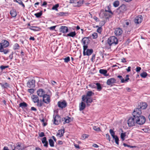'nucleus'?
Masks as SVG:
<instances>
[{
    "label": "nucleus",
    "instance_id": "1",
    "mask_svg": "<svg viewBox=\"0 0 150 150\" xmlns=\"http://www.w3.org/2000/svg\"><path fill=\"white\" fill-rule=\"evenodd\" d=\"M81 41L84 45L83 46V54L84 55H85V51L88 47L87 44L89 42V38L88 37H85L83 38Z\"/></svg>",
    "mask_w": 150,
    "mask_h": 150
},
{
    "label": "nucleus",
    "instance_id": "2",
    "mask_svg": "<svg viewBox=\"0 0 150 150\" xmlns=\"http://www.w3.org/2000/svg\"><path fill=\"white\" fill-rule=\"evenodd\" d=\"M108 43L110 46L112 44L116 45L118 43V40L115 36H112L110 37L107 40Z\"/></svg>",
    "mask_w": 150,
    "mask_h": 150
},
{
    "label": "nucleus",
    "instance_id": "3",
    "mask_svg": "<svg viewBox=\"0 0 150 150\" xmlns=\"http://www.w3.org/2000/svg\"><path fill=\"white\" fill-rule=\"evenodd\" d=\"M142 111L141 109L139 108H135L133 112L132 115L133 117L136 118L141 116Z\"/></svg>",
    "mask_w": 150,
    "mask_h": 150
},
{
    "label": "nucleus",
    "instance_id": "4",
    "mask_svg": "<svg viewBox=\"0 0 150 150\" xmlns=\"http://www.w3.org/2000/svg\"><path fill=\"white\" fill-rule=\"evenodd\" d=\"M136 123L140 125H142L144 124L146 121V119L144 117L141 116L136 118Z\"/></svg>",
    "mask_w": 150,
    "mask_h": 150
},
{
    "label": "nucleus",
    "instance_id": "5",
    "mask_svg": "<svg viewBox=\"0 0 150 150\" xmlns=\"http://www.w3.org/2000/svg\"><path fill=\"white\" fill-rule=\"evenodd\" d=\"M136 117H130L127 121V123L129 126L132 127L134 126L136 122Z\"/></svg>",
    "mask_w": 150,
    "mask_h": 150
},
{
    "label": "nucleus",
    "instance_id": "6",
    "mask_svg": "<svg viewBox=\"0 0 150 150\" xmlns=\"http://www.w3.org/2000/svg\"><path fill=\"white\" fill-rule=\"evenodd\" d=\"M82 100L84 102L85 101V100H86V102L88 106H89L90 105L89 103H91L93 101L92 98L91 97H86L84 96H82Z\"/></svg>",
    "mask_w": 150,
    "mask_h": 150
},
{
    "label": "nucleus",
    "instance_id": "7",
    "mask_svg": "<svg viewBox=\"0 0 150 150\" xmlns=\"http://www.w3.org/2000/svg\"><path fill=\"white\" fill-rule=\"evenodd\" d=\"M9 42L6 40H3L0 43V48H6L9 45Z\"/></svg>",
    "mask_w": 150,
    "mask_h": 150
},
{
    "label": "nucleus",
    "instance_id": "8",
    "mask_svg": "<svg viewBox=\"0 0 150 150\" xmlns=\"http://www.w3.org/2000/svg\"><path fill=\"white\" fill-rule=\"evenodd\" d=\"M57 105L59 107L63 108L67 106V103L65 100L59 101L58 102Z\"/></svg>",
    "mask_w": 150,
    "mask_h": 150
},
{
    "label": "nucleus",
    "instance_id": "9",
    "mask_svg": "<svg viewBox=\"0 0 150 150\" xmlns=\"http://www.w3.org/2000/svg\"><path fill=\"white\" fill-rule=\"evenodd\" d=\"M35 81L34 79H30L27 83V86L30 88H34L35 86Z\"/></svg>",
    "mask_w": 150,
    "mask_h": 150
},
{
    "label": "nucleus",
    "instance_id": "10",
    "mask_svg": "<svg viewBox=\"0 0 150 150\" xmlns=\"http://www.w3.org/2000/svg\"><path fill=\"white\" fill-rule=\"evenodd\" d=\"M42 97L43 102L47 104H48L50 103V98L49 95L45 94Z\"/></svg>",
    "mask_w": 150,
    "mask_h": 150
},
{
    "label": "nucleus",
    "instance_id": "11",
    "mask_svg": "<svg viewBox=\"0 0 150 150\" xmlns=\"http://www.w3.org/2000/svg\"><path fill=\"white\" fill-rule=\"evenodd\" d=\"M123 32L122 29L120 28H117L115 29L114 33L117 36H119L122 35Z\"/></svg>",
    "mask_w": 150,
    "mask_h": 150
},
{
    "label": "nucleus",
    "instance_id": "12",
    "mask_svg": "<svg viewBox=\"0 0 150 150\" xmlns=\"http://www.w3.org/2000/svg\"><path fill=\"white\" fill-rule=\"evenodd\" d=\"M116 80L114 78H111L108 79L106 82L107 85L112 86V84L116 83Z\"/></svg>",
    "mask_w": 150,
    "mask_h": 150
},
{
    "label": "nucleus",
    "instance_id": "13",
    "mask_svg": "<svg viewBox=\"0 0 150 150\" xmlns=\"http://www.w3.org/2000/svg\"><path fill=\"white\" fill-rule=\"evenodd\" d=\"M54 123L56 125H57L61 122V118L59 116L56 115L54 118Z\"/></svg>",
    "mask_w": 150,
    "mask_h": 150
},
{
    "label": "nucleus",
    "instance_id": "14",
    "mask_svg": "<svg viewBox=\"0 0 150 150\" xmlns=\"http://www.w3.org/2000/svg\"><path fill=\"white\" fill-rule=\"evenodd\" d=\"M142 16H139L135 17L134 19V23L137 24H139L142 22Z\"/></svg>",
    "mask_w": 150,
    "mask_h": 150
},
{
    "label": "nucleus",
    "instance_id": "15",
    "mask_svg": "<svg viewBox=\"0 0 150 150\" xmlns=\"http://www.w3.org/2000/svg\"><path fill=\"white\" fill-rule=\"evenodd\" d=\"M59 30L60 32L65 34L68 31V29L67 27L62 26L59 28Z\"/></svg>",
    "mask_w": 150,
    "mask_h": 150
},
{
    "label": "nucleus",
    "instance_id": "16",
    "mask_svg": "<svg viewBox=\"0 0 150 150\" xmlns=\"http://www.w3.org/2000/svg\"><path fill=\"white\" fill-rule=\"evenodd\" d=\"M37 93L38 95L40 97H42L45 95V92L43 89H39L37 91Z\"/></svg>",
    "mask_w": 150,
    "mask_h": 150
},
{
    "label": "nucleus",
    "instance_id": "17",
    "mask_svg": "<svg viewBox=\"0 0 150 150\" xmlns=\"http://www.w3.org/2000/svg\"><path fill=\"white\" fill-rule=\"evenodd\" d=\"M42 142L44 144V146L47 148L48 146V142L47 140L46 137H44L42 138Z\"/></svg>",
    "mask_w": 150,
    "mask_h": 150
},
{
    "label": "nucleus",
    "instance_id": "18",
    "mask_svg": "<svg viewBox=\"0 0 150 150\" xmlns=\"http://www.w3.org/2000/svg\"><path fill=\"white\" fill-rule=\"evenodd\" d=\"M71 118L68 116H67L62 119V121H64L63 124L69 123L70 122Z\"/></svg>",
    "mask_w": 150,
    "mask_h": 150
},
{
    "label": "nucleus",
    "instance_id": "19",
    "mask_svg": "<svg viewBox=\"0 0 150 150\" xmlns=\"http://www.w3.org/2000/svg\"><path fill=\"white\" fill-rule=\"evenodd\" d=\"M31 98L32 101L34 103H37L39 100V97L35 95H33Z\"/></svg>",
    "mask_w": 150,
    "mask_h": 150
},
{
    "label": "nucleus",
    "instance_id": "20",
    "mask_svg": "<svg viewBox=\"0 0 150 150\" xmlns=\"http://www.w3.org/2000/svg\"><path fill=\"white\" fill-rule=\"evenodd\" d=\"M79 107L80 111L82 110L85 108L86 104L83 102H82L79 104Z\"/></svg>",
    "mask_w": 150,
    "mask_h": 150
},
{
    "label": "nucleus",
    "instance_id": "21",
    "mask_svg": "<svg viewBox=\"0 0 150 150\" xmlns=\"http://www.w3.org/2000/svg\"><path fill=\"white\" fill-rule=\"evenodd\" d=\"M26 147L24 146L23 145H22L21 144H18L16 148L18 150H23L25 149Z\"/></svg>",
    "mask_w": 150,
    "mask_h": 150
},
{
    "label": "nucleus",
    "instance_id": "22",
    "mask_svg": "<svg viewBox=\"0 0 150 150\" xmlns=\"http://www.w3.org/2000/svg\"><path fill=\"white\" fill-rule=\"evenodd\" d=\"M86 51H85L86 55L89 56L91 55L93 52V50L92 49H86Z\"/></svg>",
    "mask_w": 150,
    "mask_h": 150
},
{
    "label": "nucleus",
    "instance_id": "23",
    "mask_svg": "<svg viewBox=\"0 0 150 150\" xmlns=\"http://www.w3.org/2000/svg\"><path fill=\"white\" fill-rule=\"evenodd\" d=\"M118 9L121 12L125 11L126 10V6L124 4H122L118 8Z\"/></svg>",
    "mask_w": 150,
    "mask_h": 150
},
{
    "label": "nucleus",
    "instance_id": "24",
    "mask_svg": "<svg viewBox=\"0 0 150 150\" xmlns=\"http://www.w3.org/2000/svg\"><path fill=\"white\" fill-rule=\"evenodd\" d=\"M4 48L1 47L0 48V52H3L4 54H6L9 52V50L8 49H4Z\"/></svg>",
    "mask_w": 150,
    "mask_h": 150
},
{
    "label": "nucleus",
    "instance_id": "25",
    "mask_svg": "<svg viewBox=\"0 0 150 150\" xmlns=\"http://www.w3.org/2000/svg\"><path fill=\"white\" fill-rule=\"evenodd\" d=\"M83 0H79V1H77L76 4L75 5V6H80L83 4Z\"/></svg>",
    "mask_w": 150,
    "mask_h": 150
},
{
    "label": "nucleus",
    "instance_id": "26",
    "mask_svg": "<svg viewBox=\"0 0 150 150\" xmlns=\"http://www.w3.org/2000/svg\"><path fill=\"white\" fill-rule=\"evenodd\" d=\"M94 94V93L92 92L91 91H88L87 92L86 95H83L82 96H84L86 97H90L91 96H92V95Z\"/></svg>",
    "mask_w": 150,
    "mask_h": 150
},
{
    "label": "nucleus",
    "instance_id": "27",
    "mask_svg": "<svg viewBox=\"0 0 150 150\" xmlns=\"http://www.w3.org/2000/svg\"><path fill=\"white\" fill-rule=\"evenodd\" d=\"M27 106L28 104L24 102L21 103L19 104V107H21L22 108L27 107Z\"/></svg>",
    "mask_w": 150,
    "mask_h": 150
},
{
    "label": "nucleus",
    "instance_id": "28",
    "mask_svg": "<svg viewBox=\"0 0 150 150\" xmlns=\"http://www.w3.org/2000/svg\"><path fill=\"white\" fill-rule=\"evenodd\" d=\"M64 132V130L60 129L59 130V133H57L56 135L57 136L60 135V137H62L63 136Z\"/></svg>",
    "mask_w": 150,
    "mask_h": 150
},
{
    "label": "nucleus",
    "instance_id": "29",
    "mask_svg": "<svg viewBox=\"0 0 150 150\" xmlns=\"http://www.w3.org/2000/svg\"><path fill=\"white\" fill-rule=\"evenodd\" d=\"M68 14V13L67 12H62L57 13V15L60 16H66Z\"/></svg>",
    "mask_w": 150,
    "mask_h": 150
},
{
    "label": "nucleus",
    "instance_id": "30",
    "mask_svg": "<svg viewBox=\"0 0 150 150\" xmlns=\"http://www.w3.org/2000/svg\"><path fill=\"white\" fill-rule=\"evenodd\" d=\"M76 35V33L75 31L72 32L67 35V36L74 37Z\"/></svg>",
    "mask_w": 150,
    "mask_h": 150
},
{
    "label": "nucleus",
    "instance_id": "31",
    "mask_svg": "<svg viewBox=\"0 0 150 150\" xmlns=\"http://www.w3.org/2000/svg\"><path fill=\"white\" fill-rule=\"evenodd\" d=\"M10 14L13 17H15L17 15L16 11L13 10L10 11Z\"/></svg>",
    "mask_w": 150,
    "mask_h": 150
},
{
    "label": "nucleus",
    "instance_id": "32",
    "mask_svg": "<svg viewBox=\"0 0 150 150\" xmlns=\"http://www.w3.org/2000/svg\"><path fill=\"white\" fill-rule=\"evenodd\" d=\"M30 29L35 31H39L40 29L39 27L37 26H31Z\"/></svg>",
    "mask_w": 150,
    "mask_h": 150
},
{
    "label": "nucleus",
    "instance_id": "33",
    "mask_svg": "<svg viewBox=\"0 0 150 150\" xmlns=\"http://www.w3.org/2000/svg\"><path fill=\"white\" fill-rule=\"evenodd\" d=\"M14 1L18 3L19 4L21 5L24 8L25 7V5L23 3L22 1L21 0H15Z\"/></svg>",
    "mask_w": 150,
    "mask_h": 150
},
{
    "label": "nucleus",
    "instance_id": "34",
    "mask_svg": "<svg viewBox=\"0 0 150 150\" xmlns=\"http://www.w3.org/2000/svg\"><path fill=\"white\" fill-rule=\"evenodd\" d=\"M147 106L146 103H143L142 105L140 106L139 108L140 109H144L146 108Z\"/></svg>",
    "mask_w": 150,
    "mask_h": 150
},
{
    "label": "nucleus",
    "instance_id": "35",
    "mask_svg": "<svg viewBox=\"0 0 150 150\" xmlns=\"http://www.w3.org/2000/svg\"><path fill=\"white\" fill-rule=\"evenodd\" d=\"M49 143L50 146L51 147H54V142L53 140L51 139H50L49 140Z\"/></svg>",
    "mask_w": 150,
    "mask_h": 150
},
{
    "label": "nucleus",
    "instance_id": "36",
    "mask_svg": "<svg viewBox=\"0 0 150 150\" xmlns=\"http://www.w3.org/2000/svg\"><path fill=\"white\" fill-rule=\"evenodd\" d=\"M42 11H41L40 12L35 13L34 15L37 18H40L42 14Z\"/></svg>",
    "mask_w": 150,
    "mask_h": 150
},
{
    "label": "nucleus",
    "instance_id": "37",
    "mask_svg": "<svg viewBox=\"0 0 150 150\" xmlns=\"http://www.w3.org/2000/svg\"><path fill=\"white\" fill-rule=\"evenodd\" d=\"M37 103V105L38 107H41L43 104V102L41 100H39L38 102Z\"/></svg>",
    "mask_w": 150,
    "mask_h": 150
},
{
    "label": "nucleus",
    "instance_id": "38",
    "mask_svg": "<svg viewBox=\"0 0 150 150\" xmlns=\"http://www.w3.org/2000/svg\"><path fill=\"white\" fill-rule=\"evenodd\" d=\"M99 72L101 74H103L105 76H106L105 75V74L107 73V71L106 70L100 69L99 70Z\"/></svg>",
    "mask_w": 150,
    "mask_h": 150
},
{
    "label": "nucleus",
    "instance_id": "39",
    "mask_svg": "<svg viewBox=\"0 0 150 150\" xmlns=\"http://www.w3.org/2000/svg\"><path fill=\"white\" fill-rule=\"evenodd\" d=\"M147 75V73L144 71L142 72L140 74V76L143 78H145Z\"/></svg>",
    "mask_w": 150,
    "mask_h": 150
},
{
    "label": "nucleus",
    "instance_id": "40",
    "mask_svg": "<svg viewBox=\"0 0 150 150\" xmlns=\"http://www.w3.org/2000/svg\"><path fill=\"white\" fill-rule=\"evenodd\" d=\"M96 85L97 86V89L100 91L102 89V87L101 86L100 84L99 83H97L96 84Z\"/></svg>",
    "mask_w": 150,
    "mask_h": 150
},
{
    "label": "nucleus",
    "instance_id": "41",
    "mask_svg": "<svg viewBox=\"0 0 150 150\" xmlns=\"http://www.w3.org/2000/svg\"><path fill=\"white\" fill-rule=\"evenodd\" d=\"M113 138L115 139V142L116 143L117 145H119V138L117 137V136L116 135L115 136V137L114 138Z\"/></svg>",
    "mask_w": 150,
    "mask_h": 150
},
{
    "label": "nucleus",
    "instance_id": "42",
    "mask_svg": "<svg viewBox=\"0 0 150 150\" xmlns=\"http://www.w3.org/2000/svg\"><path fill=\"white\" fill-rule=\"evenodd\" d=\"M113 6L115 7H117L119 5V2L118 1H114L113 4Z\"/></svg>",
    "mask_w": 150,
    "mask_h": 150
},
{
    "label": "nucleus",
    "instance_id": "43",
    "mask_svg": "<svg viewBox=\"0 0 150 150\" xmlns=\"http://www.w3.org/2000/svg\"><path fill=\"white\" fill-rule=\"evenodd\" d=\"M19 46L17 43L14 44L13 46V49L14 50L18 49L19 48Z\"/></svg>",
    "mask_w": 150,
    "mask_h": 150
},
{
    "label": "nucleus",
    "instance_id": "44",
    "mask_svg": "<svg viewBox=\"0 0 150 150\" xmlns=\"http://www.w3.org/2000/svg\"><path fill=\"white\" fill-rule=\"evenodd\" d=\"M126 136V133H122L121 134V138L122 141H124L125 140V137Z\"/></svg>",
    "mask_w": 150,
    "mask_h": 150
},
{
    "label": "nucleus",
    "instance_id": "45",
    "mask_svg": "<svg viewBox=\"0 0 150 150\" xmlns=\"http://www.w3.org/2000/svg\"><path fill=\"white\" fill-rule=\"evenodd\" d=\"M110 132L111 135L112 136V138H114L115 136L116 135H115V133L114 132L113 130L112 129H110Z\"/></svg>",
    "mask_w": 150,
    "mask_h": 150
},
{
    "label": "nucleus",
    "instance_id": "46",
    "mask_svg": "<svg viewBox=\"0 0 150 150\" xmlns=\"http://www.w3.org/2000/svg\"><path fill=\"white\" fill-rule=\"evenodd\" d=\"M93 129L96 131H100V129L99 127L95 126L93 127Z\"/></svg>",
    "mask_w": 150,
    "mask_h": 150
},
{
    "label": "nucleus",
    "instance_id": "47",
    "mask_svg": "<svg viewBox=\"0 0 150 150\" xmlns=\"http://www.w3.org/2000/svg\"><path fill=\"white\" fill-rule=\"evenodd\" d=\"M117 78H119L121 80V83H123L125 82L124 79L121 76H118Z\"/></svg>",
    "mask_w": 150,
    "mask_h": 150
},
{
    "label": "nucleus",
    "instance_id": "48",
    "mask_svg": "<svg viewBox=\"0 0 150 150\" xmlns=\"http://www.w3.org/2000/svg\"><path fill=\"white\" fill-rule=\"evenodd\" d=\"M77 2L76 0H70V3L73 4L74 6H75V5L76 4Z\"/></svg>",
    "mask_w": 150,
    "mask_h": 150
},
{
    "label": "nucleus",
    "instance_id": "49",
    "mask_svg": "<svg viewBox=\"0 0 150 150\" xmlns=\"http://www.w3.org/2000/svg\"><path fill=\"white\" fill-rule=\"evenodd\" d=\"M63 59L64 60V62L66 63H68L70 60V57H67L64 58Z\"/></svg>",
    "mask_w": 150,
    "mask_h": 150
},
{
    "label": "nucleus",
    "instance_id": "50",
    "mask_svg": "<svg viewBox=\"0 0 150 150\" xmlns=\"http://www.w3.org/2000/svg\"><path fill=\"white\" fill-rule=\"evenodd\" d=\"M59 5L58 4H56L52 8V9L54 10H57V8L59 7Z\"/></svg>",
    "mask_w": 150,
    "mask_h": 150
},
{
    "label": "nucleus",
    "instance_id": "51",
    "mask_svg": "<svg viewBox=\"0 0 150 150\" xmlns=\"http://www.w3.org/2000/svg\"><path fill=\"white\" fill-rule=\"evenodd\" d=\"M92 36L93 37V39H96L98 37V34L96 33H93L92 34Z\"/></svg>",
    "mask_w": 150,
    "mask_h": 150
},
{
    "label": "nucleus",
    "instance_id": "52",
    "mask_svg": "<svg viewBox=\"0 0 150 150\" xmlns=\"http://www.w3.org/2000/svg\"><path fill=\"white\" fill-rule=\"evenodd\" d=\"M88 136L89 135L85 134H83L82 135V137L84 139L87 138Z\"/></svg>",
    "mask_w": 150,
    "mask_h": 150
},
{
    "label": "nucleus",
    "instance_id": "53",
    "mask_svg": "<svg viewBox=\"0 0 150 150\" xmlns=\"http://www.w3.org/2000/svg\"><path fill=\"white\" fill-rule=\"evenodd\" d=\"M8 66H4L2 65L0 66V68L2 70H3L6 68H8Z\"/></svg>",
    "mask_w": 150,
    "mask_h": 150
},
{
    "label": "nucleus",
    "instance_id": "54",
    "mask_svg": "<svg viewBox=\"0 0 150 150\" xmlns=\"http://www.w3.org/2000/svg\"><path fill=\"white\" fill-rule=\"evenodd\" d=\"M34 90L33 89H28V91L30 93L32 94L34 92Z\"/></svg>",
    "mask_w": 150,
    "mask_h": 150
},
{
    "label": "nucleus",
    "instance_id": "55",
    "mask_svg": "<svg viewBox=\"0 0 150 150\" xmlns=\"http://www.w3.org/2000/svg\"><path fill=\"white\" fill-rule=\"evenodd\" d=\"M123 145L125 146H127L130 148H133L134 147H135V146H131L129 145H128L125 143H124Z\"/></svg>",
    "mask_w": 150,
    "mask_h": 150
},
{
    "label": "nucleus",
    "instance_id": "56",
    "mask_svg": "<svg viewBox=\"0 0 150 150\" xmlns=\"http://www.w3.org/2000/svg\"><path fill=\"white\" fill-rule=\"evenodd\" d=\"M108 10H105V12H108L109 13H111L112 14H113V13L112 12V11H111L110 9L109 8V6H108Z\"/></svg>",
    "mask_w": 150,
    "mask_h": 150
},
{
    "label": "nucleus",
    "instance_id": "57",
    "mask_svg": "<svg viewBox=\"0 0 150 150\" xmlns=\"http://www.w3.org/2000/svg\"><path fill=\"white\" fill-rule=\"evenodd\" d=\"M102 28L101 27H99L97 29V31L99 33H100L101 32Z\"/></svg>",
    "mask_w": 150,
    "mask_h": 150
},
{
    "label": "nucleus",
    "instance_id": "58",
    "mask_svg": "<svg viewBox=\"0 0 150 150\" xmlns=\"http://www.w3.org/2000/svg\"><path fill=\"white\" fill-rule=\"evenodd\" d=\"M2 86L4 88H6L8 86V84L7 83H5L3 84Z\"/></svg>",
    "mask_w": 150,
    "mask_h": 150
},
{
    "label": "nucleus",
    "instance_id": "59",
    "mask_svg": "<svg viewBox=\"0 0 150 150\" xmlns=\"http://www.w3.org/2000/svg\"><path fill=\"white\" fill-rule=\"evenodd\" d=\"M44 136L45 134L43 132H42L39 134V136L40 137H42Z\"/></svg>",
    "mask_w": 150,
    "mask_h": 150
},
{
    "label": "nucleus",
    "instance_id": "60",
    "mask_svg": "<svg viewBox=\"0 0 150 150\" xmlns=\"http://www.w3.org/2000/svg\"><path fill=\"white\" fill-rule=\"evenodd\" d=\"M141 68L140 67H137L136 68V71L137 72H138L140 71L141 69Z\"/></svg>",
    "mask_w": 150,
    "mask_h": 150
},
{
    "label": "nucleus",
    "instance_id": "61",
    "mask_svg": "<svg viewBox=\"0 0 150 150\" xmlns=\"http://www.w3.org/2000/svg\"><path fill=\"white\" fill-rule=\"evenodd\" d=\"M56 26H51V27H50V28H49V29L50 30H53L55 29Z\"/></svg>",
    "mask_w": 150,
    "mask_h": 150
},
{
    "label": "nucleus",
    "instance_id": "62",
    "mask_svg": "<svg viewBox=\"0 0 150 150\" xmlns=\"http://www.w3.org/2000/svg\"><path fill=\"white\" fill-rule=\"evenodd\" d=\"M106 137L107 138V139L109 140V141H110V136L108 134H106Z\"/></svg>",
    "mask_w": 150,
    "mask_h": 150
},
{
    "label": "nucleus",
    "instance_id": "63",
    "mask_svg": "<svg viewBox=\"0 0 150 150\" xmlns=\"http://www.w3.org/2000/svg\"><path fill=\"white\" fill-rule=\"evenodd\" d=\"M121 62L123 63H125L126 62V59L124 58H123L121 59Z\"/></svg>",
    "mask_w": 150,
    "mask_h": 150
},
{
    "label": "nucleus",
    "instance_id": "64",
    "mask_svg": "<svg viewBox=\"0 0 150 150\" xmlns=\"http://www.w3.org/2000/svg\"><path fill=\"white\" fill-rule=\"evenodd\" d=\"M31 110L36 111L37 109L35 107H32L31 108Z\"/></svg>",
    "mask_w": 150,
    "mask_h": 150
}]
</instances>
